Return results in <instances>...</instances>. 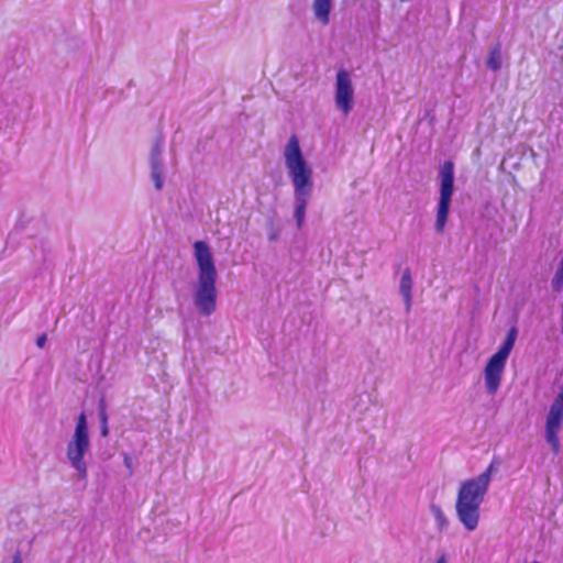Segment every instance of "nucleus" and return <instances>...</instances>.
<instances>
[{
	"label": "nucleus",
	"instance_id": "1",
	"mask_svg": "<svg viewBox=\"0 0 563 563\" xmlns=\"http://www.w3.org/2000/svg\"><path fill=\"white\" fill-rule=\"evenodd\" d=\"M285 166L294 186V218L298 229L305 223L306 208L313 191V172L305 159L299 140L291 135L284 148Z\"/></svg>",
	"mask_w": 563,
	"mask_h": 563
},
{
	"label": "nucleus",
	"instance_id": "2",
	"mask_svg": "<svg viewBox=\"0 0 563 563\" xmlns=\"http://www.w3.org/2000/svg\"><path fill=\"white\" fill-rule=\"evenodd\" d=\"M194 255L198 267L194 291V305L201 316H211L217 308L218 272L210 246L205 241L194 243Z\"/></svg>",
	"mask_w": 563,
	"mask_h": 563
},
{
	"label": "nucleus",
	"instance_id": "3",
	"mask_svg": "<svg viewBox=\"0 0 563 563\" xmlns=\"http://www.w3.org/2000/svg\"><path fill=\"white\" fill-rule=\"evenodd\" d=\"M496 470L494 463L478 476L461 483L456 501L455 512L459 521L467 531H474L479 522L481 505L492 479V473Z\"/></svg>",
	"mask_w": 563,
	"mask_h": 563
},
{
	"label": "nucleus",
	"instance_id": "4",
	"mask_svg": "<svg viewBox=\"0 0 563 563\" xmlns=\"http://www.w3.org/2000/svg\"><path fill=\"white\" fill-rule=\"evenodd\" d=\"M90 450L89 430L87 417L81 412L76 421L74 434L67 443L66 456L71 467L77 472L81 479L88 476V467L85 455Z\"/></svg>",
	"mask_w": 563,
	"mask_h": 563
},
{
	"label": "nucleus",
	"instance_id": "5",
	"mask_svg": "<svg viewBox=\"0 0 563 563\" xmlns=\"http://www.w3.org/2000/svg\"><path fill=\"white\" fill-rule=\"evenodd\" d=\"M517 329L512 327L503 342L499 350L488 360L485 371V387L489 395H495L500 386L501 375L506 366L507 358L515 345Z\"/></svg>",
	"mask_w": 563,
	"mask_h": 563
},
{
	"label": "nucleus",
	"instance_id": "6",
	"mask_svg": "<svg viewBox=\"0 0 563 563\" xmlns=\"http://www.w3.org/2000/svg\"><path fill=\"white\" fill-rule=\"evenodd\" d=\"M440 198L437 210L435 230L442 233L448 220L451 198L454 190V165L451 161L445 162L440 169Z\"/></svg>",
	"mask_w": 563,
	"mask_h": 563
},
{
	"label": "nucleus",
	"instance_id": "7",
	"mask_svg": "<svg viewBox=\"0 0 563 563\" xmlns=\"http://www.w3.org/2000/svg\"><path fill=\"white\" fill-rule=\"evenodd\" d=\"M335 106L345 115H347L354 104V88L350 74L345 69H340L335 76Z\"/></svg>",
	"mask_w": 563,
	"mask_h": 563
},
{
	"label": "nucleus",
	"instance_id": "8",
	"mask_svg": "<svg viewBox=\"0 0 563 563\" xmlns=\"http://www.w3.org/2000/svg\"><path fill=\"white\" fill-rule=\"evenodd\" d=\"M163 147L164 141L161 136H157L153 142L150 154L151 177L156 190H162L164 186L165 168L162 158Z\"/></svg>",
	"mask_w": 563,
	"mask_h": 563
},
{
	"label": "nucleus",
	"instance_id": "9",
	"mask_svg": "<svg viewBox=\"0 0 563 563\" xmlns=\"http://www.w3.org/2000/svg\"><path fill=\"white\" fill-rule=\"evenodd\" d=\"M399 292L404 299L405 310L407 313L410 312L412 306V277L409 268H405L402 272Z\"/></svg>",
	"mask_w": 563,
	"mask_h": 563
},
{
	"label": "nucleus",
	"instance_id": "10",
	"mask_svg": "<svg viewBox=\"0 0 563 563\" xmlns=\"http://www.w3.org/2000/svg\"><path fill=\"white\" fill-rule=\"evenodd\" d=\"M331 10L332 0H312L313 16L322 25L329 24Z\"/></svg>",
	"mask_w": 563,
	"mask_h": 563
},
{
	"label": "nucleus",
	"instance_id": "11",
	"mask_svg": "<svg viewBox=\"0 0 563 563\" xmlns=\"http://www.w3.org/2000/svg\"><path fill=\"white\" fill-rule=\"evenodd\" d=\"M486 65L494 71H497L501 68V48L499 44L495 45L489 51Z\"/></svg>",
	"mask_w": 563,
	"mask_h": 563
},
{
	"label": "nucleus",
	"instance_id": "12",
	"mask_svg": "<svg viewBox=\"0 0 563 563\" xmlns=\"http://www.w3.org/2000/svg\"><path fill=\"white\" fill-rule=\"evenodd\" d=\"M430 511L434 517L437 527L440 531H444L449 527V520L445 517L444 512L442 511L441 507L435 504L430 505Z\"/></svg>",
	"mask_w": 563,
	"mask_h": 563
},
{
	"label": "nucleus",
	"instance_id": "13",
	"mask_svg": "<svg viewBox=\"0 0 563 563\" xmlns=\"http://www.w3.org/2000/svg\"><path fill=\"white\" fill-rule=\"evenodd\" d=\"M551 286L554 291H563V258L561 260L559 267L551 280Z\"/></svg>",
	"mask_w": 563,
	"mask_h": 563
},
{
	"label": "nucleus",
	"instance_id": "14",
	"mask_svg": "<svg viewBox=\"0 0 563 563\" xmlns=\"http://www.w3.org/2000/svg\"><path fill=\"white\" fill-rule=\"evenodd\" d=\"M280 232V228L276 227L274 222L271 221L268 223V240L271 242L277 241L279 239Z\"/></svg>",
	"mask_w": 563,
	"mask_h": 563
},
{
	"label": "nucleus",
	"instance_id": "15",
	"mask_svg": "<svg viewBox=\"0 0 563 563\" xmlns=\"http://www.w3.org/2000/svg\"><path fill=\"white\" fill-rule=\"evenodd\" d=\"M99 419L100 423H108V413H107V406L103 398L99 401Z\"/></svg>",
	"mask_w": 563,
	"mask_h": 563
},
{
	"label": "nucleus",
	"instance_id": "16",
	"mask_svg": "<svg viewBox=\"0 0 563 563\" xmlns=\"http://www.w3.org/2000/svg\"><path fill=\"white\" fill-rule=\"evenodd\" d=\"M123 461H124V465L126 466V468L129 471V476H132V474H133L132 459L128 454H124Z\"/></svg>",
	"mask_w": 563,
	"mask_h": 563
},
{
	"label": "nucleus",
	"instance_id": "17",
	"mask_svg": "<svg viewBox=\"0 0 563 563\" xmlns=\"http://www.w3.org/2000/svg\"><path fill=\"white\" fill-rule=\"evenodd\" d=\"M45 343H46V334H42L41 336L37 338L36 345L38 347H41V349L44 347Z\"/></svg>",
	"mask_w": 563,
	"mask_h": 563
},
{
	"label": "nucleus",
	"instance_id": "18",
	"mask_svg": "<svg viewBox=\"0 0 563 563\" xmlns=\"http://www.w3.org/2000/svg\"><path fill=\"white\" fill-rule=\"evenodd\" d=\"M100 434L103 438L108 437V434H109L108 423H102L101 424V427H100Z\"/></svg>",
	"mask_w": 563,
	"mask_h": 563
},
{
	"label": "nucleus",
	"instance_id": "19",
	"mask_svg": "<svg viewBox=\"0 0 563 563\" xmlns=\"http://www.w3.org/2000/svg\"><path fill=\"white\" fill-rule=\"evenodd\" d=\"M12 563H22V555L20 550L15 551L13 554Z\"/></svg>",
	"mask_w": 563,
	"mask_h": 563
},
{
	"label": "nucleus",
	"instance_id": "20",
	"mask_svg": "<svg viewBox=\"0 0 563 563\" xmlns=\"http://www.w3.org/2000/svg\"><path fill=\"white\" fill-rule=\"evenodd\" d=\"M437 563H448L446 562V558L444 555L440 556L438 560H437Z\"/></svg>",
	"mask_w": 563,
	"mask_h": 563
},
{
	"label": "nucleus",
	"instance_id": "21",
	"mask_svg": "<svg viewBox=\"0 0 563 563\" xmlns=\"http://www.w3.org/2000/svg\"><path fill=\"white\" fill-rule=\"evenodd\" d=\"M562 322H563V303H562Z\"/></svg>",
	"mask_w": 563,
	"mask_h": 563
},
{
	"label": "nucleus",
	"instance_id": "22",
	"mask_svg": "<svg viewBox=\"0 0 563 563\" xmlns=\"http://www.w3.org/2000/svg\"><path fill=\"white\" fill-rule=\"evenodd\" d=\"M562 333H563V323H562Z\"/></svg>",
	"mask_w": 563,
	"mask_h": 563
}]
</instances>
